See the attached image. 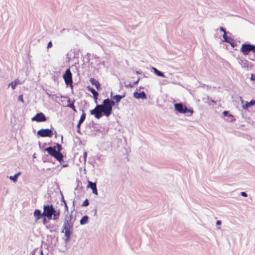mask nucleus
<instances>
[{
    "mask_svg": "<svg viewBox=\"0 0 255 255\" xmlns=\"http://www.w3.org/2000/svg\"><path fill=\"white\" fill-rule=\"evenodd\" d=\"M52 46V42L51 41H49L47 44V48H50Z\"/></svg>",
    "mask_w": 255,
    "mask_h": 255,
    "instance_id": "30",
    "label": "nucleus"
},
{
    "mask_svg": "<svg viewBox=\"0 0 255 255\" xmlns=\"http://www.w3.org/2000/svg\"><path fill=\"white\" fill-rule=\"evenodd\" d=\"M220 30L221 31H223L224 32V33H225V32H226L225 29L223 27H220Z\"/></svg>",
    "mask_w": 255,
    "mask_h": 255,
    "instance_id": "32",
    "label": "nucleus"
},
{
    "mask_svg": "<svg viewBox=\"0 0 255 255\" xmlns=\"http://www.w3.org/2000/svg\"><path fill=\"white\" fill-rule=\"evenodd\" d=\"M72 216L69 215L66 216L63 224V230L64 231L65 236L67 241L69 240L71 234L73 227V222L72 221Z\"/></svg>",
    "mask_w": 255,
    "mask_h": 255,
    "instance_id": "2",
    "label": "nucleus"
},
{
    "mask_svg": "<svg viewBox=\"0 0 255 255\" xmlns=\"http://www.w3.org/2000/svg\"><path fill=\"white\" fill-rule=\"evenodd\" d=\"M18 100L21 101L22 103L24 102V100H23V96L22 95L19 96V97H18Z\"/></svg>",
    "mask_w": 255,
    "mask_h": 255,
    "instance_id": "27",
    "label": "nucleus"
},
{
    "mask_svg": "<svg viewBox=\"0 0 255 255\" xmlns=\"http://www.w3.org/2000/svg\"><path fill=\"white\" fill-rule=\"evenodd\" d=\"M39 135L41 137H52L53 135L52 131L51 129L45 128L41 129L37 132Z\"/></svg>",
    "mask_w": 255,
    "mask_h": 255,
    "instance_id": "8",
    "label": "nucleus"
},
{
    "mask_svg": "<svg viewBox=\"0 0 255 255\" xmlns=\"http://www.w3.org/2000/svg\"><path fill=\"white\" fill-rule=\"evenodd\" d=\"M115 102L109 99H105L102 105H98L94 109L90 111V114L94 115L96 119H100L102 116V113L106 117L109 116L112 112V107Z\"/></svg>",
    "mask_w": 255,
    "mask_h": 255,
    "instance_id": "1",
    "label": "nucleus"
},
{
    "mask_svg": "<svg viewBox=\"0 0 255 255\" xmlns=\"http://www.w3.org/2000/svg\"><path fill=\"white\" fill-rule=\"evenodd\" d=\"M241 195H242V196H243L244 197H247V194L245 192H241Z\"/></svg>",
    "mask_w": 255,
    "mask_h": 255,
    "instance_id": "33",
    "label": "nucleus"
},
{
    "mask_svg": "<svg viewBox=\"0 0 255 255\" xmlns=\"http://www.w3.org/2000/svg\"><path fill=\"white\" fill-rule=\"evenodd\" d=\"M175 109L180 113H186L190 112L191 114L193 113L192 110H188L187 107L184 106L182 103H176L174 105Z\"/></svg>",
    "mask_w": 255,
    "mask_h": 255,
    "instance_id": "6",
    "label": "nucleus"
},
{
    "mask_svg": "<svg viewBox=\"0 0 255 255\" xmlns=\"http://www.w3.org/2000/svg\"><path fill=\"white\" fill-rule=\"evenodd\" d=\"M81 124H80V122H78V124H77V127L78 128V131L80 132V126Z\"/></svg>",
    "mask_w": 255,
    "mask_h": 255,
    "instance_id": "29",
    "label": "nucleus"
},
{
    "mask_svg": "<svg viewBox=\"0 0 255 255\" xmlns=\"http://www.w3.org/2000/svg\"><path fill=\"white\" fill-rule=\"evenodd\" d=\"M241 51L244 55H248L250 52L252 51L255 53V45L249 44H243L242 45Z\"/></svg>",
    "mask_w": 255,
    "mask_h": 255,
    "instance_id": "5",
    "label": "nucleus"
},
{
    "mask_svg": "<svg viewBox=\"0 0 255 255\" xmlns=\"http://www.w3.org/2000/svg\"><path fill=\"white\" fill-rule=\"evenodd\" d=\"M152 70H153L154 72L158 76L161 77H164L165 75L164 74L161 72V71L157 70L156 68L153 67Z\"/></svg>",
    "mask_w": 255,
    "mask_h": 255,
    "instance_id": "18",
    "label": "nucleus"
},
{
    "mask_svg": "<svg viewBox=\"0 0 255 255\" xmlns=\"http://www.w3.org/2000/svg\"><path fill=\"white\" fill-rule=\"evenodd\" d=\"M74 102H75L74 100H73L72 102H71L70 100H69L68 101V104L67 105V107L72 109L75 112H76L77 110L74 106Z\"/></svg>",
    "mask_w": 255,
    "mask_h": 255,
    "instance_id": "17",
    "label": "nucleus"
},
{
    "mask_svg": "<svg viewBox=\"0 0 255 255\" xmlns=\"http://www.w3.org/2000/svg\"><path fill=\"white\" fill-rule=\"evenodd\" d=\"M87 188H90L92 190L93 194L96 195L98 194V191L97 189V186L96 183H93L90 181H88Z\"/></svg>",
    "mask_w": 255,
    "mask_h": 255,
    "instance_id": "10",
    "label": "nucleus"
},
{
    "mask_svg": "<svg viewBox=\"0 0 255 255\" xmlns=\"http://www.w3.org/2000/svg\"><path fill=\"white\" fill-rule=\"evenodd\" d=\"M20 174V172H18L16 174H15L14 176H10V179L13 181L14 182H16V180H17V177Z\"/></svg>",
    "mask_w": 255,
    "mask_h": 255,
    "instance_id": "23",
    "label": "nucleus"
},
{
    "mask_svg": "<svg viewBox=\"0 0 255 255\" xmlns=\"http://www.w3.org/2000/svg\"><path fill=\"white\" fill-rule=\"evenodd\" d=\"M33 216L34 217V220L35 222H37L43 216L40 210L39 209H35L33 213Z\"/></svg>",
    "mask_w": 255,
    "mask_h": 255,
    "instance_id": "11",
    "label": "nucleus"
},
{
    "mask_svg": "<svg viewBox=\"0 0 255 255\" xmlns=\"http://www.w3.org/2000/svg\"><path fill=\"white\" fill-rule=\"evenodd\" d=\"M251 80L252 81H255V75L254 74H251Z\"/></svg>",
    "mask_w": 255,
    "mask_h": 255,
    "instance_id": "28",
    "label": "nucleus"
},
{
    "mask_svg": "<svg viewBox=\"0 0 255 255\" xmlns=\"http://www.w3.org/2000/svg\"><path fill=\"white\" fill-rule=\"evenodd\" d=\"M88 217L87 216H84L80 220V224L81 225L85 224L88 222Z\"/></svg>",
    "mask_w": 255,
    "mask_h": 255,
    "instance_id": "21",
    "label": "nucleus"
},
{
    "mask_svg": "<svg viewBox=\"0 0 255 255\" xmlns=\"http://www.w3.org/2000/svg\"><path fill=\"white\" fill-rule=\"evenodd\" d=\"M31 120L37 122H43L46 121V118L42 113H39L37 114Z\"/></svg>",
    "mask_w": 255,
    "mask_h": 255,
    "instance_id": "9",
    "label": "nucleus"
},
{
    "mask_svg": "<svg viewBox=\"0 0 255 255\" xmlns=\"http://www.w3.org/2000/svg\"><path fill=\"white\" fill-rule=\"evenodd\" d=\"M87 89L88 90V91H90L92 93V94L93 95L95 103H97L98 96L99 95L98 93L96 91H95L93 88L90 86L87 87Z\"/></svg>",
    "mask_w": 255,
    "mask_h": 255,
    "instance_id": "13",
    "label": "nucleus"
},
{
    "mask_svg": "<svg viewBox=\"0 0 255 255\" xmlns=\"http://www.w3.org/2000/svg\"><path fill=\"white\" fill-rule=\"evenodd\" d=\"M65 207H66V208L67 209H68V207H67V205H66V204H65Z\"/></svg>",
    "mask_w": 255,
    "mask_h": 255,
    "instance_id": "37",
    "label": "nucleus"
},
{
    "mask_svg": "<svg viewBox=\"0 0 255 255\" xmlns=\"http://www.w3.org/2000/svg\"><path fill=\"white\" fill-rule=\"evenodd\" d=\"M250 106V103L247 102L244 105H243V108L244 110H247Z\"/></svg>",
    "mask_w": 255,
    "mask_h": 255,
    "instance_id": "25",
    "label": "nucleus"
},
{
    "mask_svg": "<svg viewBox=\"0 0 255 255\" xmlns=\"http://www.w3.org/2000/svg\"><path fill=\"white\" fill-rule=\"evenodd\" d=\"M55 212V209L52 205H46L43 206V216L46 217L48 220L52 219V216Z\"/></svg>",
    "mask_w": 255,
    "mask_h": 255,
    "instance_id": "4",
    "label": "nucleus"
},
{
    "mask_svg": "<svg viewBox=\"0 0 255 255\" xmlns=\"http://www.w3.org/2000/svg\"><path fill=\"white\" fill-rule=\"evenodd\" d=\"M223 37L224 38V40L226 42L229 43L231 44H232V43H234L233 39L231 37H229L227 36L226 32H225V33H224Z\"/></svg>",
    "mask_w": 255,
    "mask_h": 255,
    "instance_id": "16",
    "label": "nucleus"
},
{
    "mask_svg": "<svg viewBox=\"0 0 255 255\" xmlns=\"http://www.w3.org/2000/svg\"><path fill=\"white\" fill-rule=\"evenodd\" d=\"M19 80L18 79H16L14 82H11L9 86H10L12 89H14L15 87L19 84Z\"/></svg>",
    "mask_w": 255,
    "mask_h": 255,
    "instance_id": "19",
    "label": "nucleus"
},
{
    "mask_svg": "<svg viewBox=\"0 0 255 255\" xmlns=\"http://www.w3.org/2000/svg\"><path fill=\"white\" fill-rule=\"evenodd\" d=\"M250 103V106H253L255 105V100H252Z\"/></svg>",
    "mask_w": 255,
    "mask_h": 255,
    "instance_id": "31",
    "label": "nucleus"
},
{
    "mask_svg": "<svg viewBox=\"0 0 255 255\" xmlns=\"http://www.w3.org/2000/svg\"><path fill=\"white\" fill-rule=\"evenodd\" d=\"M133 96L136 99H144L146 98V95L143 91H142L140 93H138L137 92H135L133 93Z\"/></svg>",
    "mask_w": 255,
    "mask_h": 255,
    "instance_id": "12",
    "label": "nucleus"
},
{
    "mask_svg": "<svg viewBox=\"0 0 255 255\" xmlns=\"http://www.w3.org/2000/svg\"><path fill=\"white\" fill-rule=\"evenodd\" d=\"M58 151H56L54 148L52 147H47L45 149L48 153L51 156L54 157L58 161L61 162L63 160V155L60 152L62 150V146L59 143L56 144Z\"/></svg>",
    "mask_w": 255,
    "mask_h": 255,
    "instance_id": "3",
    "label": "nucleus"
},
{
    "mask_svg": "<svg viewBox=\"0 0 255 255\" xmlns=\"http://www.w3.org/2000/svg\"><path fill=\"white\" fill-rule=\"evenodd\" d=\"M84 157L86 158V157H87V152H85L84 153Z\"/></svg>",
    "mask_w": 255,
    "mask_h": 255,
    "instance_id": "36",
    "label": "nucleus"
},
{
    "mask_svg": "<svg viewBox=\"0 0 255 255\" xmlns=\"http://www.w3.org/2000/svg\"><path fill=\"white\" fill-rule=\"evenodd\" d=\"M123 97H124V96H120V95H117L114 96L113 97V100H115L116 103H118L121 101V100Z\"/></svg>",
    "mask_w": 255,
    "mask_h": 255,
    "instance_id": "20",
    "label": "nucleus"
},
{
    "mask_svg": "<svg viewBox=\"0 0 255 255\" xmlns=\"http://www.w3.org/2000/svg\"><path fill=\"white\" fill-rule=\"evenodd\" d=\"M53 220H57L60 216V212L59 211H56L55 210V212L53 214Z\"/></svg>",
    "mask_w": 255,
    "mask_h": 255,
    "instance_id": "22",
    "label": "nucleus"
},
{
    "mask_svg": "<svg viewBox=\"0 0 255 255\" xmlns=\"http://www.w3.org/2000/svg\"><path fill=\"white\" fill-rule=\"evenodd\" d=\"M86 119V114L83 112L81 116V117L80 118V120L79 122H80V124H82L85 120Z\"/></svg>",
    "mask_w": 255,
    "mask_h": 255,
    "instance_id": "24",
    "label": "nucleus"
},
{
    "mask_svg": "<svg viewBox=\"0 0 255 255\" xmlns=\"http://www.w3.org/2000/svg\"><path fill=\"white\" fill-rule=\"evenodd\" d=\"M223 114L224 116H227L228 117L227 120L229 122H232L235 121V119L234 116L229 114L228 111H224Z\"/></svg>",
    "mask_w": 255,
    "mask_h": 255,
    "instance_id": "15",
    "label": "nucleus"
},
{
    "mask_svg": "<svg viewBox=\"0 0 255 255\" xmlns=\"http://www.w3.org/2000/svg\"><path fill=\"white\" fill-rule=\"evenodd\" d=\"M90 82L92 84L95 86L97 90L99 91L101 89V85L98 81L95 80L94 78H91Z\"/></svg>",
    "mask_w": 255,
    "mask_h": 255,
    "instance_id": "14",
    "label": "nucleus"
},
{
    "mask_svg": "<svg viewBox=\"0 0 255 255\" xmlns=\"http://www.w3.org/2000/svg\"><path fill=\"white\" fill-rule=\"evenodd\" d=\"M216 224L217 225H220L221 224V222L220 221H217Z\"/></svg>",
    "mask_w": 255,
    "mask_h": 255,
    "instance_id": "35",
    "label": "nucleus"
},
{
    "mask_svg": "<svg viewBox=\"0 0 255 255\" xmlns=\"http://www.w3.org/2000/svg\"><path fill=\"white\" fill-rule=\"evenodd\" d=\"M89 201L88 199H86L83 203L82 206H87L88 205H89Z\"/></svg>",
    "mask_w": 255,
    "mask_h": 255,
    "instance_id": "26",
    "label": "nucleus"
},
{
    "mask_svg": "<svg viewBox=\"0 0 255 255\" xmlns=\"http://www.w3.org/2000/svg\"><path fill=\"white\" fill-rule=\"evenodd\" d=\"M63 79L67 85L72 86V74L69 69H67L66 70L65 73L63 75Z\"/></svg>",
    "mask_w": 255,
    "mask_h": 255,
    "instance_id": "7",
    "label": "nucleus"
},
{
    "mask_svg": "<svg viewBox=\"0 0 255 255\" xmlns=\"http://www.w3.org/2000/svg\"><path fill=\"white\" fill-rule=\"evenodd\" d=\"M47 222V220L46 218L44 217L43 220V223L44 224H45Z\"/></svg>",
    "mask_w": 255,
    "mask_h": 255,
    "instance_id": "34",
    "label": "nucleus"
}]
</instances>
